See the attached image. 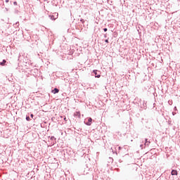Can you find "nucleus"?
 <instances>
[{"instance_id": "nucleus-1", "label": "nucleus", "mask_w": 180, "mask_h": 180, "mask_svg": "<svg viewBox=\"0 0 180 180\" xmlns=\"http://www.w3.org/2000/svg\"><path fill=\"white\" fill-rule=\"evenodd\" d=\"M93 120L91 117L87 118V122H84L86 126H91L92 124Z\"/></svg>"}, {"instance_id": "nucleus-2", "label": "nucleus", "mask_w": 180, "mask_h": 180, "mask_svg": "<svg viewBox=\"0 0 180 180\" xmlns=\"http://www.w3.org/2000/svg\"><path fill=\"white\" fill-rule=\"evenodd\" d=\"M50 140L52 141L51 142L52 146H54V144H56V143H57V141H56L57 139H56V137H54V136H51Z\"/></svg>"}, {"instance_id": "nucleus-3", "label": "nucleus", "mask_w": 180, "mask_h": 180, "mask_svg": "<svg viewBox=\"0 0 180 180\" xmlns=\"http://www.w3.org/2000/svg\"><path fill=\"white\" fill-rule=\"evenodd\" d=\"M150 143L151 142H150V141H148V139H145V143H144L145 147H148Z\"/></svg>"}, {"instance_id": "nucleus-4", "label": "nucleus", "mask_w": 180, "mask_h": 180, "mask_svg": "<svg viewBox=\"0 0 180 180\" xmlns=\"http://www.w3.org/2000/svg\"><path fill=\"white\" fill-rule=\"evenodd\" d=\"M60 92V89H57V88H54L52 90V94H54V95H56V94H58Z\"/></svg>"}, {"instance_id": "nucleus-5", "label": "nucleus", "mask_w": 180, "mask_h": 180, "mask_svg": "<svg viewBox=\"0 0 180 180\" xmlns=\"http://www.w3.org/2000/svg\"><path fill=\"white\" fill-rule=\"evenodd\" d=\"M171 174L172 175H178V171H176V169H172L171 172Z\"/></svg>"}, {"instance_id": "nucleus-6", "label": "nucleus", "mask_w": 180, "mask_h": 180, "mask_svg": "<svg viewBox=\"0 0 180 180\" xmlns=\"http://www.w3.org/2000/svg\"><path fill=\"white\" fill-rule=\"evenodd\" d=\"M5 64H6V60L4 59L2 62L0 63V65L4 66Z\"/></svg>"}, {"instance_id": "nucleus-7", "label": "nucleus", "mask_w": 180, "mask_h": 180, "mask_svg": "<svg viewBox=\"0 0 180 180\" xmlns=\"http://www.w3.org/2000/svg\"><path fill=\"white\" fill-rule=\"evenodd\" d=\"M49 17L50 18L51 20H56V18H54V15H49Z\"/></svg>"}, {"instance_id": "nucleus-8", "label": "nucleus", "mask_w": 180, "mask_h": 180, "mask_svg": "<svg viewBox=\"0 0 180 180\" xmlns=\"http://www.w3.org/2000/svg\"><path fill=\"white\" fill-rule=\"evenodd\" d=\"M13 26L15 27H19V22H15V23L13 25Z\"/></svg>"}, {"instance_id": "nucleus-9", "label": "nucleus", "mask_w": 180, "mask_h": 180, "mask_svg": "<svg viewBox=\"0 0 180 180\" xmlns=\"http://www.w3.org/2000/svg\"><path fill=\"white\" fill-rule=\"evenodd\" d=\"M25 119H26L27 122H30V117L27 115Z\"/></svg>"}, {"instance_id": "nucleus-10", "label": "nucleus", "mask_w": 180, "mask_h": 180, "mask_svg": "<svg viewBox=\"0 0 180 180\" xmlns=\"http://www.w3.org/2000/svg\"><path fill=\"white\" fill-rule=\"evenodd\" d=\"M93 73H94L96 75H98V70H93Z\"/></svg>"}, {"instance_id": "nucleus-11", "label": "nucleus", "mask_w": 180, "mask_h": 180, "mask_svg": "<svg viewBox=\"0 0 180 180\" xmlns=\"http://www.w3.org/2000/svg\"><path fill=\"white\" fill-rule=\"evenodd\" d=\"M76 114H77V116H78V117H81V112H77Z\"/></svg>"}, {"instance_id": "nucleus-12", "label": "nucleus", "mask_w": 180, "mask_h": 180, "mask_svg": "<svg viewBox=\"0 0 180 180\" xmlns=\"http://www.w3.org/2000/svg\"><path fill=\"white\" fill-rule=\"evenodd\" d=\"M80 22H82V23H85V20L82 18V19L80 20Z\"/></svg>"}, {"instance_id": "nucleus-13", "label": "nucleus", "mask_w": 180, "mask_h": 180, "mask_svg": "<svg viewBox=\"0 0 180 180\" xmlns=\"http://www.w3.org/2000/svg\"><path fill=\"white\" fill-rule=\"evenodd\" d=\"M96 78H101V75H96Z\"/></svg>"}, {"instance_id": "nucleus-14", "label": "nucleus", "mask_w": 180, "mask_h": 180, "mask_svg": "<svg viewBox=\"0 0 180 180\" xmlns=\"http://www.w3.org/2000/svg\"><path fill=\"white\" fill-rule=\"evenodd\" d=\"M168 103H169V105H172V101H168Z\"/></svg>"}, {"instance_id": "nucleus-15", "label": "nucleus", "mask_w": 180, "mask_h": 180, "mask_svg": "<svg viewBox=\"0 0 180 180\" xmlns=\"http://www.w3.org/2000/svg\"><path fill=\"white\" fill-rule=\"evenodd\" d=\"M63 120H65V122H68V120L66 117H65L63 118Z\"/></svg>"}, {"instance_id": "nucleus-16", "label": "nucleus", "mask_w": 180, "mask_h": 180, "mask_svg": "<svg viewBox=\"0 0 180 180\" xmlns=\"http://www.w3.org/2000/svg\"><path fill=\"white\" fill-rule=\"evenodd\" d=\"M104 32H108V28H103Z\"/></svg>"}, {"instance_id": "nucleus-17", "label": "nucleus", "mask_w": 180, "mask_h": 180, "mask_svg": "<svg viewBox=\"0 0 180 180\" xmlns=\"http://www.w3.org/2000/svg\"><path fill=\"white\" fill-rule=\"evenodd\" d=\"M34 117V115L33 114L30 115V117H32V119H33Z\"/></svg>"}, {"instance_id": "nucleus-18", "label": "nucleus", "mask_w": 180, "mask_h": 180, "mask_svg": "<svg viewBox=\"0 0 180 180\" xmlns=\"http://www.w3.org/2000/svg\"><path fill=\"white\" fill-rule=\"evenodd\" d=\"M105 43H109V39H105Z\"/></svg>"}, {"instance_id": "nucleus-19", "label": "nucleus", "mask_w": 180, "mask_h": 180, "mask_svg": "<svg viewBox=\"0 0 180 180\" xmlns=\"http://www.w3.org/2000/svg\"><path fill=\"white\" fill-rule=\"evenodd\" d=\"M13 5H18V2L14 1V2H13Z\"/></svg>"}, {"instance_id": "nucleus-20", "label": "nucleus", "mask_w": 180, "mask_h": 180, "mask_svg": "<svg viewBox=\"0 0 180 180\" xmlns=\"http://www.w3.org/2000/svg\"><path fill=\"white\" fill-rule=\"evenodd\" d=\"M104 37L106 39V37H108V34H104Z\"/></svg>"}, {"instance_id": "nucleus-21", "label": "nucleus", "mask_w": 180, "mask_h": 180, "mask_svg": "<svg viewBox=\"0 0 180 180\" xmlns=\"http://www.w3.org/2000/svg\"><path fill=\"white\" fill-rule=\"evenodd\" d=\"M140 147H141V150H143V144H141Z\"/></svg>"}, {"instance_id": "nucleus-22", "label": "nucleus", "mask_w": 180, "mask_h": 180, "mask_svg": "<svg viewBox=\"0 0 180 180\" xmlns=\"http://www.w3.org/2000/svg\"><path fill=\"white\" fill-rule=\"evenodd\" d=\"M9 2V0H6V3L8 4Z\"/></svg>"}, {"instance_id": "nucleus-23", "label": "nucleus", "mask_w": 180, "mask_h": 180, "mask_svg": "<svg viewBox=\"0 0 180 180\" xmlns=\"http://www.w3.org/2000/svg\"><path fill=\"white\" fill-rule=\"evenodd\" d=\"M6 11H8V8H6Z\"/></svg>"}, {"instance_id": "nucleus-24", "label": "nucleus", "mask_w": 180, "mask_h": 180, "mask_svg": "<svg viewBox=\"0 0 180 180\" xmlns=\"http://www.w3.org/2000/svg\"><path fill=\"white\" fill-rule=\"evenodd\" d=\"M174 109H176V107H174Z\"/></svg>"}]
</instances>
